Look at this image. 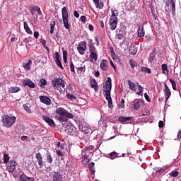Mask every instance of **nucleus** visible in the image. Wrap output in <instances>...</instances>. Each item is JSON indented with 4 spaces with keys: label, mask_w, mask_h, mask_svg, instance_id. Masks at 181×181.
Wrapping results in <instances>:
<instances>
[{
    "label": "nucleus",
    "mask_w": 181,
    "mask_h": 181,
    "mask_svg": "<svg viewBox=\"0 0 181 181\" xmlns=\"http://www.w3.org/2000/svg\"><path fill=\"white\" fill-rule=\"evenodd\" d=\"M56 119L59 121V122H67L69 119L74 118L73 114L70 113L64 107H58L56 110Z\"/></svg>",
    "instance_id": "1"
},
{
    "label": "nucleus",
    "mask_w": 181,
    "mask_h": 181,
    "mask_svg": "<svg viewBox=\"0 0 181 181\" xmlns=\"http://www.w3.org/2000/svg\"><path fill=\"white\" fill-rule=\"evenodd\" d=\"M103 93H105L104 95L108 103L109 108H112V99L111 98V88H112V83L111 77H107V80L105 82V86H103Z\"/></svg>",
    "instance_id": "2"
},
{
    "label": "nucleus",
    "mask_w": 181,
    "mask_h": 181,
    "mask_svg": "<svg viewBox=\"0 0 181 181\" xmlns=\"http://www.w3.org/2000/svg\"><path fill=\"white\" fill-rule=\"evenodd\" d=\"M62 75H59V74H55L54 75V78L52 81V86L54 88H64L66 86V83L64 82V80L62 78Z\"/></svg>",
    "instance_id": "3"
},
{
    "label": "nucleus",
    "mask_w": 181,
    "mask_h": 181,
    "mask_svg": "<svg viewBox=\"0 0 181 181\" xmlns=\"http://www.w3.org/2000/svg\"><path fill=\"white\" fill-rule=\"evenodd\" d=\"M16 121V117L15 116H9L8 115H5L2 117V122L4 127L6 128H11L15 122Z\"/></svg>",
    "instance_id": "4"
},
{
    "label": "nucleus",
    "mask_w": 181,
    "mask_h": 181,
    "mask_svg": "<svg viewBox=\"0 0 181 181\" xmlns=\"http://www.w3.org/2000/svg\"><path fill=\"white\" fill-rule=\"evenodd\" d=\"M62 15L63 23L65 29H70L71 26L69 24V11H67V7L64 6L62 9Z\"/></svg>",
    "instance_id": "5"
},
{
    "label": "nucleus",
    "mask_w": 181,
    "mask_h": 181,
    "mask_svg": "<svg viewBox=\"0 0 181 181\" xmlns=\"http://www.w3.org/2000/svg\"><path fill=\"white\" fill-rule=\"evenodd\" d=\"M77 50L82 56L86 53V50H87V43L86 41H81L79 42L77 47Z\"/></svg>",
    "instance_id": "6"
},
{
    "label": "nucleus",
    "mask_w": 181,
    "mask_h": 181,
    "mask_svg": "<svg viewBox=\"0 0 181 181\" xmlns=\"http://www.w3.org/2000/svg\"><path fill=\"white\" fill-rule=\"evenodd\" d=\"M54 62L57 64V66H58V67H59V69H61L62 70H64V68L63 67V65L62 64V61H60V54H59V52H55L54 54Z\"/></svg>",
    "instance_id": "7"
},
{
    "label": "nucleus",
    "mask_w": 181,
    "mask_h": 181,
    "mask_svg": "<svg viewBox=\"0 0 181 181\" xmlns=\"http://www.w3.org/2000/svg\"><path fill=\"white\" fill-rule=\"evenodd\" d=\"M42 119H44V121H45V122H47V124H48L51 128H54V127H56V123H54V121L53 119L50 118V117L43 116Z\"/></svg>",
    "instance_id": "8"
},
{
    "label": "nucleus",
    "mask_w": 181,
    "mask_h": 181,
    "mask_svg": "<svg viewBox=\"0 0 181 181\" xmlns=\"http://www.w3.org/2000/svg\"><path fill=\"white\" fill-rule=\"evenodd\" d=\"M52 181H63V175L60 172H54L52 173Z\"/></svg>",
    "instance_id": "9"
},
{
    "label": "nucleus",
    "mask_w": 181,
    "mask_h": 181,
    "mask_svg": "<svg viewBox=\"0 0 181 181\" xmlns=\"http://www.w3.org/2000/svg\"><path fill=\"white\" fill-rule=\"evenodd\" d=\"M164 86H165V89L163 91L165 97V101H168V100L170 98V95H172V92L170 91L169 86H168V84L164 83Z\"/></svg>",
    "instance_id": "10"
},
{
    "label": "nucleus",
    "mask_w": 181,
    "mask_h": 181,
    "mask_svg": "<svg viewBox=\"0 0 181 181\" xmlns=\"http://www.w3.org/2000/svg\"><path fill=\"white\" fill-rule=\"evenodd\" d=\"M35 158L38 162L40 168H43V163H45V161H43V157L42 156V154L40 153H37L35 155Z\"/></svg>",
    "instance_id": "11"
},
{
    "label": "nucleus",
    "mask_w": 181,
    "mask_h": 181,
    "mask_svg": "<svg viewBox=\"0 0 181 181\" xmlns=\"http://www.w3.org/2000/svg\"><path fill=\"white\" fill-rule=\"evenodd\" d=\"M23 84L25 87V86H28V87H30V88H35V83H33V81H32V80L30 79H24L23 81Z\"/></svg>",
    "instance_id": "12"
},
{
    "label": "nucleus",
    "mask_w": 181,
    "mask_h": 181,
    "mask_svg": "<svg viewBox=\"0 0 181 181\" xmlns=\"http://www.w3.org/2000/svg\"><path fill=\"white\" fill-rule=\"evenodd\" d=\"M19 181H35V178L29 177L26 174L23 173L20 175Z\"/></svg>",
    "instance_id": "13"
},
{
    "label": "nucleus",
    "mask_w": 181,
    "mask_h": 181,
    "mask_svg": "<svg viewBox=\"0 0 181 181\" xmlns=\"http://www.w3.org/2000/svg\"><path fill=\"white\" fill-rule=\"evenodd\" d=\"M134 110H139L141 108V100L135 99L133 102H132Z\"/></svg>",
    "instance_id": "14"
},
{
    "label": "nucleus",
    "mask_w": 181,
    "mask_h": 181,
    "mask_svg": "<svg viewBox=\"0 0 181 181\" xmlns=\"http://www.w3.org/2000/svg\"><path fill=\"white\" fill-rule=\"evenodd\" d=\"M88 47L90 53L97 52V49L94 46V43H93V40H89Z\"/></svg>",
    "instance_id": "15"
},
{
    "label": "nucleus",
    "mask_w": 181,
    "mask_h": 181,
    "mask_svg": "<svg viewBox=\"0 0 181 181\" xmlns=\"http://www.w3.org/2000/svg\"><path fill=\"white\" fill-rule=\"evenodd\" d=\"M118 25V20H110V28L111 30H115Z\"/></svg>",
    "instance_id": "16"
},
{
    "label": "nucleus",
    "mask_w": 181,
    "mask_h": 181,
    "mask_svg": "<svg viewBox=\"0 0 181 181\" xmlns=\"http://www.w3.org/2000/svg\"><path fill=\"white\" fill-rule=\"evenodd\" d=\"M108 67V61L103 59L100 62V69L103 71H105Z\"/></svg>",
    "instance_id": "17"
},
{
    "label": "nucleus",
    "mask_w": 181,
    "mask_h": 181,
    "mask_svg": "<svg viewBox=\"0 0 181 181\" xmlns=\"http://www.w3.org/2000/svg\"><path fill=\"white\" fill-rule=\"evenodd\" d=\"M23 66L25 70L29 71V70H30V68L32 67V61L30 59H28V62L23 64Z\"/></svg>",
    "instance_id": "18"
},
{
    "label": "nucleus",
    "mask_w": 181,
    "mask_h": 181,
    "mask_svg": "<svg viewBox=\"0 0 181 181\" xmlns=\"http://www.w3.org/2000/svg\"><path fill=\"white\" fill-rule=\"evenodd\" d=\"M40 100L41 103H43V104H46V105H50L51 100L50 98H49L48 97L40 96Z\"/></svg>",
    "instance_id": "19"
},
{
    "label": "nucleus",
    "mask_w": 181,
    "mask_h": 181,
    "mask_svg": "<svg viewBox=\"0 0 181 181\" xmlns=\"http://www.w3.org/2000/svg\"><path fill=\"white\" fill-rule=\"evenodd\" d=\"M16 169V161L15 160H11L10 164L8 165V172H13Z\"/></svg>",
    "instance_id": "20"
},
{
    "label": "nucleus",
    "mask_w": 181,
    "mask_h": 181,
    "mask_svg": "<svg viewBox=\"0 0 181 181\" xmlns=\"http://www.w3.org/2000/svg\"><path fill=\"white\" fill-rule=\"evenodd\" d=\"M45 151H47L45 158L47 159V163H53V158L52 157V154L46 148H45Z\"/></svg>",
    "instance_id": "21"
},
{
    "label": "nucleus",
    "mask_w": 181,
    "mask_h": 181,
    "mask_svg": "<svg viewBox=\"0 0 181 181\" xmlns=\"http://www.w3.org/2000/svg\"><path fill=\"white\" fill-rule=\"evenodd\" d=\"M137 35L139 37H144V36H145V31H144V25H139Z\"/></svg>",
    "instance_id": "22"
},
{
    "label": "nucleus",
    "mask_w": 181,
    "mask_h": 181,
    "mask_svg": "<svg viewBox=\"0 0 181 181\" xmlns=\"http://www.w3.org/2000/svg\"><path fill=\"white\" fill-rule=\"evenodd\" d=\"M129 52L130 54H132L134 56V55L136 54V53L138 52V48H136V46H135V45H132L129 48Z\"/></svg>",
    "instance_id": "23"
},
{
    "label": "nucleus",
    "mask_w": 181,
    "mask_h": 181,
    "mask_svg": "<svg viewBox=\"0 0 181 181\" xmlns=\"http://www.w3.org/2000/svg\"><path fill=\"white\" fill-rule=\"evenodd\" d=\"M67 131H68L69 135H74L76 134V130L74 126H69L67 127Z\"/></svg>",
    "instance_id": "24"
},
{
    "label": "nucleus",
    "mask_w": 181,
    "mask_h": 181,
    "mask_svg": "<svg viewBox=\"0 0 181 181\" xmlns=\"http://www.w3.org/2000/svg\"><path fill=\"white\" fill-rule=\"evenodd\" d=\"M90 86L92 88H94L95 91H97L98 89V85H97V81H95V79H92L90 81Z\"/></svg>",
    "instance_id": "25"
},
{
    "label": "nucleus",
    "mask_w": 181,
    "mask_h": 181,
    "mask_svg": "<svg viewBox=\"0 0 181 181\" xmlns=\"http://www.w3.org/2000/svg\"><path fill=\"white\" fill-rule=\"evenodd\" d=\"M89 57L91 62H93V60L97 62V60L98 59V54H97V52H92L90 54Z\"/></svg>",
    "instance_id": "26"
},
{
    "label": "nucleus",
    "mask_w": 181,
    "mask_h": 181,
    "mask_svg": "<svg viewBox=\"0 0 181 181\" xmlns=\"http://www.w3.org/2000/svg\"><path fill=\"white\" fill-rule=\"evenodd\" d=\"M19 91H21V88L17 86H11L9 88V93H18Z\"/></svg>",
    "instance_id": "27"
},
{
    "label": "nucleus",
    "mask_w": 181,
    "mask_h": 181,
    "mask_svg": "<svg viewBox=\"0 0 181 181\" xmlns=\"http://www.w3.org/2000/svg\"><path fill=\"white\" fill-rule=\"evenodd\" d=\"M127 83L129 84L130 90H132V91H136V86L135 85V83H132L131 80H129Z\"/></svg>",
    "instance_id": "28"
},
{
    "label": "nucleus",
    "mask_w": 181,
    "mask_h": 181,
    "mask_svg": "<svg viewBox=\"0 0 181 181\" xmlns=\"http://www.w3.org/2000/svg\"><path fill=\"white\" fill-rule=\"evenodd\" d=\"M107 158H109V159H115L117 158H118V153L117 152H111L110 153L108 154Z\"/></svg>",
    "instance_id": "29"
},
{
    "label": "nucleus",
    "mask_w": 181,
    "mask_h": 181,
    "mask_svg": "<svg viewBox=\"0 0 181 181\" xmlns=\"http://www.w3.org/2000/svg\"><path fill=\"white\" fill-rule=\"evenodd\" d=\"M170 4L171 6L173 13H175V12H176V3H175L174 0H170Z\"/></svg>",
    "instance_id": "30"
},
{
    "label": "nucleus",
    "mask_w": 181,
    "mask_h": 181,
    "mask_svg": "<svg viewBox=\"0 0 181 181\" xmlns=\"http://www.w3.org/2000/svg\"><path fill=\"white\" fill-rule=\"evenodd\" d=\"M24 25V29L29 34V35H32V30H30V28H29V25H28V23L24 22L23 23Z\"/></svg>",
    "instance_id": "31"
},
{
    "label": "nucleus",
    "mask_w": 181,
    "mask_h": 181,
    "mask_svg": "<svg viewBox=\"0 0 181 181\" xmlns=\"http://www.w3.org/2000/svg\"><path fill=\"white\" fill-rule=\"evenodd\" d=\"M168 170V166H165L164 168H156L155 170L156 172H158L159 173H163V172H166Z\"/></svg>",
    "instance_id": "32"
},
{
    "label": "nucleus",
    "mask_w": 181,
    "mask_h": 181,
    "mask_svg": "<svg viewBox=\"0 0 181 181\" xmlns=\"http://www.w3.org/2000/svg\"><path fill=\"white\" fill-rule=\"evenodd\" d=\"M155 57H156L155 50H153V52L149 54L148 62L150 63H152V62H153V60H155Z\"/></svg>",
    "instance_id": "33"
},
{
    "label": "nucleus",
    "mask_w": 181,
    "mask_h": 181,
    "mask_svg": "<svg viewBox=\"0 0 181 181\" xmlns=\"http://www.w3.org/2000/svg\"><path fill=\"white\" fill-rule=\"evenodd\" d=\"M47 84V81L45 78H41L39 82L40 86H41L42 88H45V86Z\"/></svg>",
    "instance_id": "34"
},
{
    "label": "nucleus",
    "mask_w": 181,
    "mask_h": 181,
    "mask_svg": "<svg viewBox=\"0 0 181 181\" xmlns=\"http://www.w3.org/2000/svg\"><path fill=\"white\" fill-rule=\"evenodd\" d=\"M161 69L163 74H166V73H169V70L168 69V65L166 64H163L161 66Z\"/></svg>",
    "instance_id": "35"
},
{
    "label": "nucleus",
    "mask_w": 181,
    "mask_h": 181,
    "mask_svg": "<svg viewBox=\"0 0 181 181\" xmlns=\"http://www.w3.org/2000/svg\"><path fill=\"white\" fill-rule=\"evenodd\" d=\"M95 164L94 163H90L89 165H88V168L90 169V170L92 172V175H94V173H95V169H94V165Z\"/></svg>",
    "instance_id": "36"
},
{
    "label": "nucleus",
    "mask_w": 181,
    "mask_h": 181,
    "mask_svg": "<svg viewBox=\"0 0 181 181\" xmlns=\"http://www.w3.org/2000/svg\"><path fill=\"white\" fill-rule=\"evenodd\" d=\"M141 71H143V73H147L148 74H151L152 73V71H151V69H149L146 66L142 67Z\"/></svg>",
    "instance_id": "37"
},
{
    "label": "nucleus",
    "mask_w": 181,
    "mask_h": 181,
    "mask_svg": "<svg viewBox=\"0 0 181 181\" xmlns=\"http://www.w3.org/2000/svg\"><path fill=\"white\" fill-rule=\"evenodd\" d=\"M129 63H130V66H131L132 69H135V67H137V66H138L136 62L133 59L129 60Z\"/></svg>",
    "instance_id": "38"
},
{
    "label": "nucleus",
    "mask_w": 181,
    "mask_h": 181,
    "mask_svg": "<svg viewBox=\"0 0 181 181\" xmlns=\"http://www.w3.org/2000/svg\"><path fill=\"white\" fill-rule=\"evenodd\" d=\"M56 25V23L54 21L53 23L50 24V33L53 35L54 33V26Z\"/></svg>",
    "instance_id": "39"
},
{
    "label": "nucleus",
    "mask_w": 181,
    "mask_h": 181,
    "mask_svg": "<svg viewBox=\"0 0 181 181\" xmlns=\"http://www.w3.org/2000/svg\"><path fill=\"white\" fill-rule=\"evenodd\" d=\"M138 90L139 92L137 93L138 95H142V93H144V87L141 85H138Z\"/></svg>",
    "instance_id": "40"
},
{
    "label": "nucleus",
    "mask_w": 181,
    "mask_h": 181,
    "mask_svg": "<svg viewBox=\"0 0 181 181\" xmlns=\"http://www.w3.org/2000/svg\"><path fill=\"white\" fill-rule=\"evenodd\" d=\"M29 11L32 15V16H33L34 15H35L36 12V6H33V7H30L29 8Z\"/></svg>",
    "instance_id": "41"
},
{
    "label": "nucleus",
    "mask_w": 181,
    "mask_h": 181,
    "mask_svg": "<svg viewBox=\"0 0 181 181\" xmlns=\"http://www.w3.org/2000/svg\"><path fill=\"white\" fill-rule=\"evenodd\" d=\"M170 176H172V177H177V176H179V172L178 171H172L170 173Z\"/></svg>",
    "instance_id": "42"
},
{
    "label": "nucleus",
    "mask_w": 181,
    "mask_h": 181,
    "mask_svg": "<svg viewBox=\"0 0 181 181\" xmlns=\"http://www.w3.org/2000/svg\"><path fill=\"white\" fill-rule=\"evenodd\" d=\"M63 60L64 63H67V51H63Z\"/></svg>",
    "instance_id": "43"
},
{
    "label": "nucleus",
    "mask_w": 181,
    "mask_h": 181,
    "mask_svg": "<svg viewBox=\"0 0 181 181\" xmlns=\"http://www.w3.org/2000/svg\"><path fill=\"white\" fill-rule=\"evenodd\" d=\"M9 162V156L8 154L4 155V163H8Z\"/></svg>",
    "instance_id": "44"
},
{
    "label": "nucleus",
    "mask_w": 181,
    "mask_h": 181,
    "mask_svg": "<svg viewBox=\"0 0 181 181\" xmlns=\"http://www.w3.org/2000/svg\"><path fill=\"white\" fill-rule=\"evenodd\" d=\"M110 20L118 21V18H117V16L115 15V12L114 11H112V16L110 17Z\"/></svg>",
    "instance_id": "45"
},
{
    "label": "nucleus",
    "mask_w": 181,
    "mask_h": 181,
    "mask_svg": "<svg viewBox=\"0 0 181 181\" xmlns=\"http://www.w3.org/2000/svg\"><path fill=\"white\" fill-rule=\"evenodd\" d=\"M69 66H70L71 71H72V73H76V71L74 70V64H73V61L70 62Z\"/></svg>",
    "instance_id": "46"
},
{
    "label": "nucleus",
    "mask_w": 181,
    "mask_h": 181,
    "mask_svg": "<svg viewBox=\"0 0 181 181\" xmlns=\"http://www.w3.org/2000/svg\"><path fill=\"white\" fill-rule=\"evenodd\" d=\"M169 81L171 83L173 90H176V82H175L173 79H169Z\"/></svg>",
    "instance_id": "47"
},
{
    "label": "nucleus",
    "mask_w": 181,
    "mask_h": 181,
    "mask_svg": "<svg viewBox=\"0 0 181 181\" xmlns=\"http://www.w3.org/2000/svg\"><path fill=\"white\" fill-rule=\"evenodd\" d=\"M66 96H67V98H68L69 100H76V99H77V98H76V96H74V95H71V94H70V93H68V94L66 95Z\"/></svg>",
    "instance_id": "48"
},
{
    "label": "nucleus",
    "mask_w": 181,
    "mask_h": 181,
    "mask_svg": "<svg viewBox=\"0 0 181 181\" xmlns=\"http://www.w3.org/2000/svg\"><path fill=\"white\" fill-rule=\"evenodd\" d=\"M119 107V108H124V107H125V100H124V99L121 100Z\"/></svg>",
    "instance_id": "49"
},
{
    "label": "nucleus",
    "mask_w": 181,
    "mask_h": 181,
    "mask_svg": "<svg viewBox=\"0 0 181 181\" xmlns=\"http://www.w3.org/2000/svg\"><path fill=\"white\" fill-rule=\"evenodd\" d=\"M23 107H24L25 111L28 112V114H31L32 113V110H30V107H29V106L23 105Z\"/></svg>",
    "instance_id": "50"
},
{
    "label": "nucleus",
    "mask_w": 181,
    "mask_h": 181,
    "mask_svg": "<svg viewBox=\"0 0 181 181\" xmlns=\"http://www.w3.org/2000/svg\"><path fill=\"white\" fill-rule=\"evenodd\" d=\"M96 8H99V9H103L104 8V4L103 3H98V4H95Z\"/></svg>",
    "instance_id": "51"
},
{
    "label": "nucleus",
    "mask_w": 181,
    "mask_h": 181,
    "mask_svg": "<svg viewBox=\"0 0 181 181\" xmlns=\"http://www.w3.org/2000/svg\"><path fill=\"white\" fill-rule=\"evenodd\" d=\"M56 153L59 156H64V153H63L62 151L60 150H57L56 151Z\"/></svg>",
    "instance_id": "52"
},
{
    "label": "nucleus",
    "mask_w": 181,
    "mask_h": 181,
    "mask_svg": "<svg viewBox=\"0 0 181 181\" xmlns=\"http://www.w3.org/2000/svg\"><path fill=\"white\" fill-rule=\"evenodd\" d=\"M36 12H37V15L40 16L42 15V11L40 10V7L36 6Z\"/></svg>",
    "instance_id": "53"
},
{
    "label": "nucleus",
    "mask_w": 181,
    "mask_h": 181,
    "mask_svg": "<svg viewBox=\"0 0 181 181\" xmlns=\"http://www.w3.org/2000/svg\"><path fill=\"white\" fill-rule=\"evenodd\" d=\"M144 97H145V99L146 100V101H148V103H151V99L149 98V95H148V93H145Z\"/></svg>",
    "instance_id": "54"
},
{
    "label": "nucleus",
    "mask_w": 181,
    "mask_h": 181,
    "mask_svg": "<svg viewBox=\"0 0 181 181\" xmlns=\"http://www.w3.org/2000/svg\"><path fill=\"white\" fill-rule=\"evenodd\" d=\"M80 19L83 23H86V21H87V18L86 17V16H81Z\"/></svg>",
    "instance_id": "55"
},
{
    "label": "nucleus",
    "mask_w": 181,
    "mask_h": 181,
    "mask_svg": "<svg viewBox=\"0 0 181 181\" xmlns=\"http://www.w3.org/2000/svg\"><path fill=\"white\" fill-rule=\"evenodd\" d=\"M118 121H119L120 122H126L125 117H122V116L119 117L118 118Z\"/></svg>",
    "instance_id": "56"
},
{
    "label": "nucleus",
    "mask_w": 181,
    "mask_h": 181,
    "mask_svg": "<svg viewBox=\"0 0 181 181\" xmlns=\"http://www.w3.org/2000/svg\"><path fill=\"white\" fill-rule=\"evenodd\" d=\"M93 149H94V146H88L85 148V151H93Z\"/></svg>",
    "instance_id": "57"
},
{
    "label": "nucleus",
    "mask_w": 181,
    "mask_h": 181,
    "mask_svg": "<svg viewBox=\"0 0 181 181\" xmlns=\"http://www.w3.org/2000/svg\"><path fill=\"white\" fill-rule=\"evenodd\" d=\"M74 15L75 18H80V14L78 13V11H74Z\"/></svg>",
    "instance_id": "58"
},
{
    "label": "nucleus",
    "mask_w": 181,
    "mask_h": 181,
    "mask_svg": "<svg viewBox=\"0 0 181 181\" xmlns=\"http://www.w3.org/2000/svg\"><path fill=\"white\" fill-rule=\"evenodd\" d=\"M34 37L35 39H37L39 37V32H37V31L34 32Z\"/></svg>",
    "instance_id": "59"
},
{
    "label": "nucleus",
    "mask_w": 181,
    "mask_h": 181,
    "mask_svg": "<svg viewBox=\"0 0 181 181\" xmlns=\"http://www.w3.org/2000/svg\"><path fill=\"white\" fill-rule=\"evenodd\" d=\"M158 127L159 128H163V121L160 120V122H158Z\"/></svg>",
    "instance_id": "60"
},
{
    "label": "nucleus",
    "mask_w": 181,
    "mask_h": 181,
    "mask_svg": "<svg viewBox=\"0 0 181 181\" xmlns=\"http://www.w3.org/2000/svg\"><path fill=\"white\" fill-rule=\"evenodd\" d=\"M88 29L89 30H90L91 32H93L94 30V27L93 26V25L90 24L88 25Z\"/></svg>",
    "instance_id": "61"
},
{
    "label": "nucleus",
    "mask_w": 181,
    "mask_h": 181,
    "mask_svg": "<svg viewBox=\"0 0 181 181\" xmlns=\"http://www.w3.org/2000/svg\"><path fill=\"white\" fill-rule=\"evenodd\" d=\"M177 139H181V130H179L177 135Z\"/></svg>",
    "instance_id": "62"
},
{
    "label": "nucleus",
    "mask_w": 181,
    "mask_h": 181,
    "mask_svg": "<svg viewBox=\"0 0 181 181\" xmlns=\"http://www.w3.org/2000/svg\"><path fill=\"white\" fill-rule=\"evenodd\" d=\"M132 119V117H124V121H131Z\"/></svg>",
    "instance_id": "63"
},
{
    "label": "nucleus",
    "mask_w": 181,
    "mask_h": 181,
    "mask_svg": "<svg viewBox=\"0 0 181 181\" xmlns=\"http://www.w3.org/2000/svg\"><path fill=\"white\" fill-rule=\"evenodd\" d=\"M42 46H44V47H46V40H43L42 42H41Z\"/></svg>",
    "instance_id": "64"
}]
</instances>
